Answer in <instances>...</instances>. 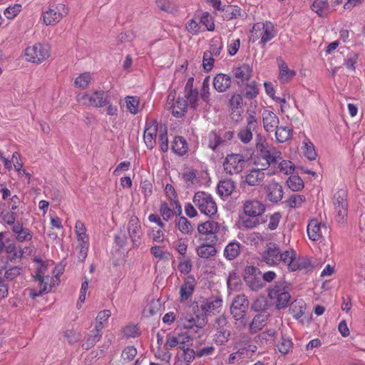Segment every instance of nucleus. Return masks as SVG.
Segmentation results:
<instances>
[{
    "instance_id": "nucleus-57",
    "label": "nucleus",
    "mask_w": 365,
    "mask_h": 365,
    "mask_svg": "<svg viewBox=\"0 0 365 365\" xmlns=\"http://www.w3.org/2000/svg\"><path fill=\"white\" fill-rule=\"evenodd\" d=\"M188 107L187 101L183 98H178L175 103H172V114H182Z\"/></svg>"
},
{
    "instance_id": "nucleus-4",
    "label": "nucleus",
    "mask_w": 365,
    "mask_h": 365,
    "mask_svg": "<svg viewBox=\"0 0 365 365\" xmlns=\"http://www.w3.org/2000/svg\"><path fill=\"white\" fill-rule=\"evenodd\" d=\"M289 287L285 282H278L268 290V297L279 309L285 308L291 299Z\"/></svg>"
},
{
    "instance_id": "nucleus-62",
    "label": "nucleus",
    "mask_w": 365,
    "mask_h": 365,
    "mask_svg": "<svg viewBox=\"0 0 365 365\" xmlns=\"http://www.w3.org/2000/svg\"><path fill=\"white\" fill-rule=\"evenodd\" d=\"M178 227L184 235L191 234L192 231V226L185 217H180L178 219Z\"/></svg>"
},
{
    "instance_id": "nucleus-25",
    "label": "nucleus",
    "mask_w": 365,
    "mask_h": 365,
    "mask_svg": "<svg viewBox=\"0 0 365 365\" xmlns=\"http://www.w3.org/2000/svg\"><path fill=\"white\" fill-rule=\"evenodd\" d=\"M12 232L16 236V241L19 242H29L33 238L31 231L26 227H24L23 224L19 222H17L12 227Z\"/></svg>"
},
{
    "instance_id": "nucleus-35",
    "label": "nucleus",
    "mask_w": 365,
    "mask_h": 365,
    "mask_svg": "<svg viewBox=\"0 0 365 365\" xmlns=\"http://www.w3.org/2000/svg\"><path fill=\"white\" fill-rule=\"evenodd\" d=\"M256 120L255 115H250L246 128L242 129L238 134L240 139L243 143H248L252 138V130L255 127Z\"/></svg>"
},
{
    "instance_id": "nucleus-54",
    "label": "nucleus",
    "mask_w": 365,
    "mask_h": 365,
    "mask_svg": "<svg viewBox=\"0 0 365 365\" xmlns=\"http://www.w3.org/2000/svg\"><path fill=\"white\" fill-rule=\"evenodd\" d=\"M277 115H266L263 118L264 128L267 132H273L279 126Z\"/></svg>"
},
{
    "instance_id": "nucleus-42",
    "label": "nucleus",
    "mask_w": 365,
    "mask_h": 365,
    "mask_svg": "<svg viewBox=\"0 0 365 365\" xmlns=\"http://www.w3.org/2000/svg\"><path fill=\"white\" fill-rule=\"evenodd\" d=\"M312 10L319 16H327L329 13L328 0H314L312 5Z\"/></svg>"
},
{
    "instance_id": "nucleus-29",
    "label": "nucleus",
    "mask_w": 365,
    "mask_h": 365,
    "mask_svg": "<svg viewBox=\"0 0 365 365\" xmlns=\"http://www.w3.org/2000/svg\"><path fill=\"white\" fill-rule=\"evenodd\" d=\"M224 95L214 94L210 98L209 103H206L204 106L203 112H218L220 107L225 102Z\"/></svg>"
},
{
    "instance_id": "nucleus-55",
    "label": "nucleus",
    "mask_w": 365,
    "mask_h": 365,
    "mask_svg": "<svg viewBox=\"0 0 365 365\" xmlns=\"http://www.w3.org/2000/svg\"><path fill=\"white\" fill-rule=\"evenodd\" d=\"M306 197L304 195L299 194L291 195L286 201L287 205L292 208H299L305 202Z\"/></svg>"
},
{
    "instance_id": "nucleus-27",
    "label": "nucleus",
    "mask_w": 365,
    "mask_h": 365,
    "mask_svg": "<svg viewBox=\"0 0 365 365\" xmlns=\"http://www.w3.org/2000/svg\"><path fill=\"white\" fill-rule=\"evenodd\" d=\"M231 76L225 73L217 74L212 81L214 88L219 93L225 92L231 86Z\"/></svg>"
},
{
    "instance_id": "nucleus-14",
    "label": "nucleus",
    "mask_w": 365,
    "mask_h": 365,
    "mask_svg": "<svg viewBox=\"0 0 365 365\" xmlns=\"http://www.w3.org/2000/svg\"><path fill=\"white\" fill-rule=\"evenodd\" d=\"M333 203L335 212L340 220H344L347 215V192L344 190H338L334 195Z\"/></svg>"
},
{
    "instance_id": "nucleus-22",
    "label": "nucleus",
    "mask_w": 365,
    "mask_h": 365,
    "mask_svg": "<svg viewBox=\"0 0 365 365\" xmlns=\"http://www.w3.org/2000/svg\"><path fill=\"white\" fill-rule=\"evenodd\" d=\"M323 230H327L325 224H322L317 218L311 219L307 226L309 239L313 242L319 240L323 236Z\"/></svg>"
},
{
    "instance_id": "nucleus-32",
    "label": "nucleus",
    "mask_w": 365,
    "mask_h": 365,
    "mask_svg": "<svg viewBox=\"0 0 365 365\" xmlns=\"http://www.w3.org/2000/svg\"><path fill=\"white\" fill-rule=\"evenodd\" d=\"M172 150L179 156H183L188 151V145L186 140L182 136L175 137L172 143Z\"/></svg>"
},
{
    "instance_id": "nucleus-28",
    "label": "nucleus",
    "mask_w": 365,
    "mask_h": 365,
    "mask_svg": "<svg viewBox=\"0 0 365 365\" xmlns=\"http://www.w3.org/2000/svg\"><path fill=\"white\" fill-rule=\"evenodd\" d=\"M222 305V300L220 298L205 299L201 302L200 309L205 314L208 313L219 312Z\"/></svg>"
},
{
    "instance_id": "nucleus-40",
    "label": "nucleus",
    "mask_w": 365,
    "mask_h": 365,
    "mask_svg": "<svg viewBox=\"0 0 365 365\" xmlns=\"http://www.w3.org/2000/svg\"><path fill=\"white\" fill-rule=\"evenodd\" d=\"M235 188L233 181L230 180H221L217 185V192L221 197L230 196Z\"/></svg>"
},
{
    "instance_id": "nucleus-5",
    "label": "nucleus",
    "mask_w": 365,
    "mask_h": 365,
    "mask_svg": "<svg viewBox=\"0 0 365 365\" xmlns=\"http://www.w3.org/2000/svg\"><path fill=\"white\" fill-rule=\"evenodd\" d=\"M110 97L108 91L100 90L96 91L91 94L86 93H78L76 96V99L78 102L83 105L94 108H101L108 105Z\"/></svg>"
},
{
    "instance_id": "nucleus-15",
    "label": "nucleus",
    "mask_w": 365,
    "mask_h": 365,
    "mask_svg": "<svg viewBox=\"0 0 365 365\" xmlns=\"http://www.w3.org/2000/svg\"><path fill=\"white\" fill-rule=\"evenodd\" d=\"M243 212L245 215L250 217H259L262 216L266 210L265 205L256 199H247L243 202Z\"/></svg>"
},
{
    "instance_id": "nucleus-44",
    "label": "nucleus",
    "mask_w": 365,
    "mask_h": 365,
    "mask_svg": "<svg viewBox=\"0 0 365 365\" xmlns=\"http://www.w3.org/2000/svg\"><path fill=\"white\" fill-rule=\"evenodd\" d=\"M292 135V130L287 126H278L275 129V137L279 143H284Z\"/></svg>"
},
{
    "instance_id": "nucleus-51",
    "label": "nucleus",
    "mask_w": 365,
    "mask_h": 365,
    "mask_svg": "<svg viewBox=\"0 0 365 365\" xmlns=\"http://www.w3.org/2000/svg\"><path fill=\"white\" fill-rule=\"evenodd\" d=\"M304 155L310 160H315L317 158V153L315 151L314 144L307 138L303 141L302 148Z\"/></svg>"
},
{
    "instance_id": "nucleus-41",
    "label": "nucleus",
    "mask_w": 365,
    "mask_h": 365,
    "mask_svg": "<svg viewBox=\"0 0 365 365\" xmlns=\"http://www.w3.org/2000/svg\"><path fill=\"white\" fill-rule=\"evenodd\" d=\"M197 174V171L194 169H187L182 174V179L187 187H195L200 183Z\"/></svg>"
},
{
    "instance_id": "nucleus-33",
    "label": "nucleus",
    "mask_w": 365,
    "mask_h": 365,
    "mask_svg": "<svg viewBox=\"0 0 365 365\" xmlns=\"http://www.w3.org/2000/svg\"><path fill=\"white\" fill-rule=\"evenodd\" d=\"M269 314L264 312L257 314L250 324V329L252 333H257L261 330L265 325Z\"/></svg>"
},
{
    "instance_id": "nucleus-45",
    "label": "nucleus",
    "mask_w": 365,
    "mask_h": 365,
    "mask_svg": "<svg viewBox=\"0 0 365 365\" xmlns=\"http://www.w3.org/2000/svg\"><path fill=\"white\" fill-rule=\"evenodd\" d=\"M243 91L244 96L247 98L252 100L255 98L259 94V88L257 83L255 81H252L250 83L247 82Z\"/></svg>"
},
{
    "instance_id": "nucleus-56",
    "label": "nucleus",
    "mask_w": 365,
    "mask_h": 365,
    "mask_svg": "<svg viewBox=\"0 0 365 365\" xmlns=\"http://www.w3.org/2000/svg\"><path fill=\"white\" fill-rule=\"evenodd\" d=\"M155 4L160 11L167 14H173L176 11V6L170 0H156Z\"/></svg>"
},
{
    "instance_id": "nucleus-38",
    "label": "nucleus",
    "mask_w": 365,
    "mask_h": 365,
    "mask_svg": "<svg viewBox=\"0 0 365 365\" xmlns=\"http://www.w3.org/2000/svg\"><path fill=\"white\" fill-rule=\"evenodd\" d=\"M241 245L237 242H230L224 250V256L228 260L235 259L240 253Z\"/></svg>"
},
{
    "instance_id": "nucleus-13",
    "label": "nucleus",
    "mask_w": 365,
    "mask_h": 365,
    "mask_svg": "<svg viewBox=\"0 0 365 365\" xmlns=\"http://www.w3.org/2000/svg\"><path fill=\"white\" fill-rule=\"evenodd\" d=\"M244 279L252 290L257 291L264 287L261 272L255 267L249 266L245 268Z\"/></svg>"
},
{
    "instance_id": "nucleus-24",
    "label": "nucleus",
    "mask_w": 365,
    "mask_h": 365,
    "mask_svg": "<svg viewBox=\"0 0 365 365\" xmlns=\"http://www.w3.org/2000/svg\"><path fill=\"white\" fill-rule=\"evenodd\" d=\"M196 286V281L192 276H188L184 281L180 289V302L187 300L193 294Z\"/></svg>"
},
{
    "instance_id": "nucleus-60",
    "label": "nucleus",
    "mask_w": 365,
    "mask_h": 365,
    "mask_svg": "<svg viewBox=\"0 0 365 365\" xmlns=\"http://www.w3.org/2000/svg\"><path fill=\"white\" fill-rule=\"evenodd\" d=\"M223 48V43L220 38H213L210 43V50L205 52H210L212 56H218Z\"/></svg>"
},
{
    "instance_id": "nucleus-17",
    "label": "nucleus",
    "mask_w": 365,
    "mask_h": 365,
    "mask_svg": "<svg viewBox=\"0 0 365 365\" xmlns=\"http://www.w3.org/2000/svg\"><path fill=\"white\" fill-rule=\"evenodd\" d=\"M249 307V301L243 295H237L233 300L230 312L235 320H240L244 318Z\"/></svg>"
},
{
    "instance_id": "nucleus-36",
    "label": "nucleus",
    "mask_w": 365,
    "mask_h": 365,
    "mask_svg": "<svg viewBox=\"0 0 365 365\" xmlns=\"http://www.w3.org/2000/svg\"><path fill=\"white\" fill-rule=\"evenodd\" d=\"M195 358V351L189 348L182 349V352L177 354L175 365H190Z\"/></svg>"
},
{
    "instance_id": "nucleus-9",
    "label": "nucleus",
    "mask_w": 365,
    "mask_h": 365,
    "mask_svg": "<svg viewBox=\"0 0 365 365\" xmlns=\"http://www.w3.org/2000/svg\"><path fill=\"white\" fill-rule=\"evenodd\" d=\"M262 30L259 43L264 46L268 41H271L276 35L274 27L269 21L265 23H257L252 26L251 33L252 34V41H255L259 38L257 31Z\"/></svg>"
},
{
    "instance_id": "nucleus-46",
    "label": "nucleus",
    "mask_w": 365,
    "mask_h": 365,
    "mask_svg": "<svg viewBox=\"0 0 365 365\" xmlns=\"http://www.w3.org/2000/svg\"><path fill=\"white\" fill-rule=\"evenodd\" d=\"M158 140L160 149L162 152L165 153L168 150V129L166 125L160 124L159 128Z\"/></svg>"
},
{
    "instance_id": "nucleus-49",
    "label": "nucleus",
    "mask_w": 365,
    "mask_h": 365,
    "mask_svg": "<svg viewBox=\"0 0 365 365\" xmlns=\"http://www.w3.org/2000/svg\"><path fill=\"white\" fill-rule=\"evenodd\" d=\"M274 168H277V171L280 173L291 175L294 173L295 167L292 161L282 160L280 162H277Z\"/></svg>"
},
{
    "instance_id": "nucleus-26",
    "label": "nucleus",
    "mask_w": 365,
    "mask_h": 365,
    "mask_svg": "<svg viewBox=\"0 0 365 365\" xmlns=\"http://www.w3.org/2000/svg\"><path fill=\"white\" fill-rule=\"evenodd\" d=\"M220 224L214 220H207L197 225V232L202 235H215L220 230Z\"/></svg>"
},
{
    "instance_id": "nucleus-37",
    "label": "nucleus",
    "mask_w": 365,
    "mask_h": 365,
    "mask_svg": "<svg viewBox=\"0 0 365 365\" xmlns=\"http://www.w3.org/2000/svg\"><path fill=\"white\" fill-rule=\"evenodd\" d=\"M307 304L303 299H295L292 302L290 306V312L293 317L299 319L305 313Z\"/></svg>"
},
{
    "instance_id": "nucleus-34",
    "label": "nucleus",
    "mask_w": 365,
    "mask_h": 365,
    "mask_svg": "<svg viewBox=\"0 0 365 365\" xmlns=\"http://www.w3.org/2000/svg\"><path fill=\"white\" fill-rule=\"evenodd\" d=\"M197 256L202 259H208L217 253L216 247L212 244L204 242L196 248Z\"/></svg>"
},
{
    "instance_id": "nucleus-30",
    "label": "nucleus",
    "mask_w": 365,
    "mask_h": 365,
    "mask_svg": "<svg viewBox=\"0 0 365 365\" xmlns=\"http://www.w3.org/2000/svg\"><path fill=\"white\" fill-rule=\"evenodd\" d=\"M258 154L271 155L274 158H282V153L272 146H269L265 140L260 139L257 143Z\"/></svg>"
},
{
    "instance_id": "nucleus-21",
    "label": "nucleus",
    "mask_w": 365,
    "mask_h": 365,
    "mask_svg": "<svg viewBox=\"0 0 365 365\" xmlns=\"http://www.w3.org/2000/svg\"><path fill=\"white\" fill-rule=\"evenodd\" d=\"M159 128L160 125H158L156 120L146 122L143 139L147 148L150 150L153 149L155 145V138L158 133L159 134Z\"/></svg>"
},
{
    "instance_id": "nucleus-3",
    "label": "nucleus",
    "mask_w": 365,
    "mask_h": 365,
    "mask_svg": "<svg viewBox=\"0 0 365 365\" xmlns=\"http://www.w3.org/2000/svg\"><path fill=\"white\" fill-rule=\"evenodd\" d=\"M192 203L204 215L212 217L217 212V205L212 195L205 191H197L192 198Z\"/></svg>"
},
{
    "instance_id": "nucleus-43",
    "label": "nucleus",
    "mask_w": 365,
    "mask_h": 365,
    "mask_svg": "<svg viewBox=\"0 0 365 365\" xmlns=\"http://www.w3.org/2000/svg\"><path fill=\"white\" fill-rule=\"evenodd\" d=\"M101 331L102 329L95 327L94 329L91 331V334L88 336L86 343L83 345V347L86 349L92 348L101 339Z\"/></svg>"
},
{
    "instance_id": "nucleus-31",
    "label": "nucleus",
    "mask_w": 365,
    "mask_h": 365,
    "mask_svg": "<svg viewBox=\"0 0 365 365\" xmlns=\"http://www.w3.org/2000/svg\"><path fill=\"white\" fill-rule=\"evenodd\" d=\"M267 197L273 202L280 201L283 197L282 187L277 182H272L267 187Z\"/></svg>"
},
{
    "instance_id": "nucleus-52",
    "label": "nucleus",
    "mask_w": 365,
    "mask_h": 365,
    "mask_svg": "<svg viewBox=\"0 0 365 365\" xmlns=\"http://www.w3.org/2000/svg\"><path fill=\"white\" fill-rule=\"evenodd\" d=\"M296 75L294 70L289 69L287 64L282 61L279 65V80L282 82H287Z\"/></svg>"
},
{
    "instance_id": "nucleus-2",
    "label": "nucleus",
    "mask_w": 365,
    "mask_h": 365,
    "mask_svg": "<svg viewBox=\"0 0 365 365\" xmlns=\"http://www.w3.org/2000/svg\"><path fill=\"white\" fill-rule=\"evenodd\" d=\"M35 273L33 274L34 282L38 283V290L36 289H29V297L35 299L46 293L50 292L52 289L58 284V272L54 277L48 274V262L42 260L40 257L34 259Z\"/></svg>"
},
{
    "instance_id": "nucleus-12",
    "label": "nucleus",
    "mask_w": 365,
    "mask_h": 365,
    "mask_svg": "<svg viewBox=\"0 0 365 365\" xmlns=\"http://www.w3.org/2000/svg\"><path fill=\"white\" fill-rule=\"evenodd\" d=\"M120 109L123 112H128L130 114L143 113L144 103H141L140 98L136 96H127L119 101Z\"/></svg>"
},
{
    "instance_id": "nucleus-6",
    "label": "nucleus",
    "mask_w": 365,
    "mask_h": 365,
    "mask_svg": "<svg viewBox=\"0 0 365 365\" xmlns=\"http://www.w3.org/2000/svg\"><path fill=\"white\" fill-rule=\"evenodd\" d=\"M75 234L77 240V248L79 250V258L86 259L89 250L90 240L84 222L77 220L75 224Z\"/></svg>"
},
{
    "instance_id": "nucleus-23",
    "label": "nucleus",
    "mask_w": 365,
    "mask_h": 365,
    "mask_svg": "<svg viewBox=\"0 0 365 365\" xmlns=\"http://www.w3.org/2000/svg\"><path fill=\"white\" fill-rule=\"evenodd\" d=\"M281 160L282 158H272L271 155L257 154L254 157V163L257 167L256 169L263 171L270 166L275 168L278 160Z\"/></svg>"
},
{
    "instance_id": "nucleus-20",
    "label": "nucleus",
    "mask_w": 365,
    "mask_h": 365,
    "mask_svg": "<svg viewBox=\"0 0 365 365\" xmlns=\"http://www.w3.org/2000/svg\"><path fill=\"white\" fill-rule=\"evenodd\" d=\"M128 230L133 242V246L138 247L140 245L143 232L140 220L135 215L130 217L128 223Z\"/></svg>"
},
{
    "instance_id": "nucleus-39",
    "label": "nucleus",
    "mask_w": 365,
    "mask_h": 365,
    "mask_svg": "<svg viewBox=\"0 0 365 365\" xmlns=\"http://www.w3.org/2000/svg\"><path fill=\"white\" fill-rule=\"evenodd\" d=\"M264 178V173L260 169H253L246 175L245 181L251 186L259 185Z\"/></svg>"
},
{
    "instance_id": "nucleus-18",
    "label": "nucleus",
    "mask_w": 365,
    "mask_h": 365,
    "mask_svg": "<svg viewBox=\"0 0 365 365\" xmlns=\"http://www.w3.org/2000/svg\"><path fill=\"white\" fill-rule=\"evenodd\" d=\"M159 212L163 221L168 222L175 215H179L182 212L181 205L178 200H173L168 204L166 202H161L159 207Z\"/></svg>"
},
{
    "instance_id": "nucleus-50",
    "label": "nucleus",
    "mask_w": 365,
    "mask_h": 365,
    "mask_svg": "<svg viewBox=\"0 0 365 365\" xmlns=\"http://www.w3.org/2000/svg\"><path fill=\"white\" fill-rule=\"evenodd\" d=\"M223 18L227 20L237 19L241 16V9L237 6H225Z\"/></svg>"
},
{
    "instance_id": "nucleus-47",
    "label": "nucleus",
    "mask_w": 365,
    "mask_h": 365,
    "mask_svg": "<svg viewBox=\"0 0 365 365\" xmlns=\"http://www.w3.org/2000/svg\"><path fill=\"white\" fill-rule=\"evenodd\" d=\"M210 77L209 76L204 78L200 91L199 93L202 101L201 103H202L203 106L206 103H209L210 98L211 97L210 91Z\"/></svg>"
},
{
    "instance_id": "nucleus-63",
    "label": "nucleus",
    "mask_w": 365,
    "mask_h": 365,
    "mask_svg": "<svg viewBox=\"0 0 365 365\" xmlns=\"http://www.w3.org/2000/svg\"><path fill=\"white\" fill-rule=\"evenodd\" d=\"M91 81V76L89 73H83L75 79L74 84L76 87L86 88Z\"/></svg>"
},
{
    "instance_id": "nucleus-48",
    "label": "nucleus",
    "mask_w": 365,
    "mask_h": 365,
    "mask_svg": "<svg viewBox=\"0 0 365 365\" xmlns=\"http://www.w3.org/2000/svg\"><path fill=\"white\" fill-rule=\"evenodd\" d=\"M185 97L186 98L185 100L188 103V106L193 110H197L200 106L199 91L197 90H191L185 93Z\"/></svg>"
},
{
    "instance_id": "nucleus-10",
    "label": "nucleus",
    "mask_w": 365,
    "mask_h": 365,
    "mask_svg": "<svg viewBox=\"0 0 365 365\" xmlns=\"http://www.w3.org/2000/svg\"><path fill=\"white\" fill-rule=\"evenodd\" d=\"M214 327L216 332L214 335V341L218 345H222L227 343L230 336V331L228 329V321L227 318L222 315L216 318Z\"/></svg>"
},
{
    "instance_id": "nucleus-64",
    "label": "nucleus",
    "mask_w": 365,
    "mask_h": 365,
    "mask_svg": "<svg viewBox=\"0 0 365 365\" xmlns=\"http://www.w3.org/2000/svg\"><path fill=\"white\" fill-rule=\"evenodd\" d=\"M178 348L181 350L189 349L192 344V338L186 333H181L178 334Z\"/></svg>"
},
{
    "instance_id": "nucleus-19",
    "label": "nucleus",
    "mask_w": 365,
    "mask_h": 365,
    "mask_svg": "<svg viewBox=\"0 0 365 365\" xmlns=\"http://www.w3.org/2000/svg\"><path fill=\"white\" fill-rule=\"evenodd\" d=\"M232 73L236 84L242 86L250 81L252 74V68L248 64L243 63L233 68Z\"/></svg>"
},
{
    "instance_id": "nucleus-11",
    "label": "nucleus",
    "mask_w": 365,
    "mask_h": 365,
    "mask_svg": "<svg viewBox=\"0 0 365 365\" xmlns=\"http://www.w3.org/2000/svg\"><path fill=\"white\" fill-rule=\"evenodd\" d=\"M245 165V160L240 154H230L225 158L223 166L225 172L233 175L240 173Z\"/></svg>"
},
{
    "instance_id": "nucleus-53",
    "label": "nucleus",
    "mask_w": 365,
    "mask_h": 365,
    "mask_svg": "<svg viewBox=\"0 0 365 365\" xmlns=\"http://www.w3.org/2000/svg\"><path fill=\"white\" fill-rule=\"evenodd\" d=\"M251 355V353L248 349L246 347H242L238 349L237 351L232 353L230 355L228 358L229 364H234L240 359L249 358Z\"/></svg>"
},
{
    "instance_id": "nucleus-7",
    "label": "nucleus",
    "mask_w": 365,
    "mask_h": 365,
    "mask_svg": "<svg viewBox=\"0 0 365 365\" xmlns=\"http://www.w3.org/2000/svg\"><path fill=\"white\" fill-rule=\"evenodd\" d=\"M25 56L28 61L41 63L50 56V49L48 45L36 43L26 48Z\"/></svg>"
},
{
    "instance_id": "nucleus-1",
    "label": "nucleus",
    "mask_w": 365,
    "mask_h": 365,
    "mask_svg": "<svg viewBox=\"0 0 365 365\" xmlns=\"http://www.w3.org/2000/svg\"><path fill=\"white\" fill-rule=\"evenodd\" d=\"M261 262L269 267L278 266L282 263L287 266L289 272L309 270L312 267L308 258L297 257L296 251L293 249L281 252L279 245L274 242L267 244L261 255Z\"/></svg>"
},
{
    "instance_id": "nucleus-59",
    "label": "nucleus",
    "mask_w": 365,
    "mask_h": 365,
    "mask_svg": "<svg viewBox=\"0 0 365 365\" xmlns=\"http://www.w3.org/2000/svg\"><path fill=\"white\" fill-rule=\"evenodd\" d=\"M288 187L293 191H299L304 187V182L298 175H291L287 181Z\"/></svg>"
},
{
    "instance_id": "nucleus-16",
    "label": "nucleus",
    "mask_w": 365,
    "mask_h": 365,
    "mask_svg": "<svg viewBox=\"0 0 365 365\" xmlns=\"http://www.w3.org/2000/svg\"><path fill=\"white\" fill-rule=\"evenodd\" d=\"M178 322L180 327L193 330L195 333H198L205 324L204 319H200L198 316H194L191 314L183 315Z\"/></svg>"
},
{
    "instance_id": "nucleus-8",
    "label": "nucleus",
    "mask_w": 365,
    "mask_h": 365,
    "mask_svg": "<svg viewBox=\"0 0 365 365\" xmlns=\"http://www.w3.org/2000/svg\"><path fill=\"white\" fill-rule=\"evenodd\" d=\"M68 13V7L64 4H59L50 6L48 10L43 12L42 19L46 26L54 25L59 22Z\"/></svg>"
},
{
    "instance_id": "nucleus-58",
    "label": "nucleus",
    "mask_w": 365,
    "mask_h": 365,
    "mask_svg": "<svg viewBox=\"0 0 365 365\" xmlns=\"http://www.w3.org/2000/svg\"><path fill=\"white\" fill-rule=\"evenodd\" d=\"M225 140H222L215 132H210L207 136V145L215 150L219 146L224 145Z\"/></svg>"
},
{
    "instance_id": "nucleus-61",
    "label": "nucleus",
    "mask_w": 365,
    "mask_h": 365,
    "mask_svg": "<svg viewBox=\"0 0 365 365\" xmlns=\"http://www.w3.org/2000/svg\"><path fill=\"white\" fill-rule=\"evenodd\" d=\"M2 222L7 225H16V214L14 210H2L0 213Z\"/></svg>"
}]
</instances>
